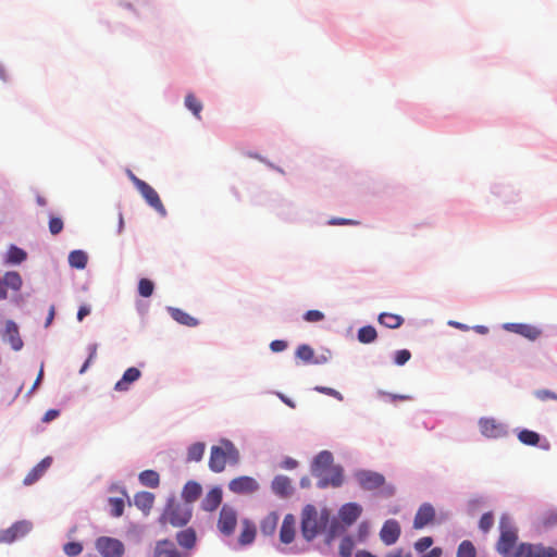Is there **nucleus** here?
<instances>
[{
    "label": "nucleus",
    "mask_w": 557,
    "mask_h": 557,
    "mask_svg": "<svg viewBox=\"0 0 557 557\" xmlns=\"http://www.w3.org/2000/svg\"><path fill=\"white\" fill-rule=\"evenodd\" d=\"M185 106L188 110H190L194 115L198 119H200V112L202 110V103L200 100H198L195 95L188 94L185 97Z\"/></svg>",
    "instance_id": "nucleus-42"
},
{
    "label": "nucleus",
    "mask_w": 557,
    "mask_h": 557,
    "mask_svg": "<svg viewBox=\"0 0 557 557\" xmlns=\"http://www.w3.org/2000/svg\"><path fill=\"white\" fill-rule=\"evenodd\" d=\"M97 344H91L89 345L88 349H89V356L87 358V360L85 361V363L83 364L82 369L79 370V373H84L87 368L89 367V363L96 358L97 356Z\"/></svg>",
    "instance_id": "nucleus-51"
},
{
    "label": "nucleus",
    "mask_w": 557,
    "mask_h": 557,
    "mask_svg": "<svg viewBox=\"0 0 557 557\" xmlns=\"http://www.w3.org/2000/svg\"><path fill=\"white\" fill-rule=\"evenodd\" d=\"M87 255L82 250H74L69 255V263L76 269H84L87 264Z\"/></svg>",
    "instance_id": "nucleus-38"
},
{
    "label": "nucleus",
    "mask_w": 557,
    "mask_h": 557,
    "mask_svg": "<svg viewBox=\"0 0 557 557\" xmlns=\"http://www.w3.org/2000/svg\"><path fill=\"white\" fill-rule=\"evenodd\" d=\"M170 312L171 317L180 324L186 326H196L198 324V320L196 318L191 317L189 313L185 312L182 309L171 308Z\"/></svg>",
    "instance_id": "nucleus-34"
},
{
    "label": "nucleus",
    "mask_w": 557,
    "mask_h": 557,
    "mask_svg": "<svg viewBox=\"0 0 557 557\" xmlns=\"http://www.w3.org/2000/svg\"><path fill=\"white\" fill-rule=\"evenodd\" d=\"M191 517V506L178 502L175 497H170L158 518V524L164 531L169 528H183L189 523Z\"/></svg>",
    "instance_id": "nucleus-2"
},
{
    "label": "nucleus",
    "mask_w": 557,
    "mask_h": 557,
    "mask_svg": "<svg viewBox=\"0 0 557 557\" xmlns=\"http://www.w3.org/2000/svg\"><path fill=\"white\" fill-rule=\"evenodd\" d=\"M64 553L70 557L79 555L83 550V546L78 542H69L63 547Z\"/></svg>",
    "instance_id": "nucleus-47"
},
{
    "label": "nucleus",
    "mask_w": 557,
    "mask_h": 557,
    "mask_svg": "<svg viewBox=\"0 0 557 557\" xmlns=\"http://www.w3.org/2000/svg\"><path fill=\"white\" fill-rule=\"evenodd\" d=\"M376 336V330L371 325L363 326L358 331V339L363 344L374 342Z\"/></svg>",
    "instance_id": "nucleus-41"
},
{
    "label": "nucleus",
    "mask_w": 557,
    "mask_h": 557,
    "mask_svg": "<svg viewBox=\"0 0 557 557\" xmlns=\"http://www.w3.org/2000/svg\"><path fill=\"white\" fill-rule=\"evenodd\" d=\"M557 525V509H547L543 511L537 518V528L548 530Z\"/></svg>",
    "instance_id": "nucleus-30"
},
{
    "label": "nucleus",
    "mask_w": 557,
    "mask_h": 557,
    "mask_svg": "<svg viewBox=\"0 0 557 557\" xmlns=\"http://www.w3.org/2000/svg\"><path fill=\"white\" fill-rule=\"evenodd\" d=\"M96 548L102 557H122L124 544L114 537L101 536L96 541Z\"/></svg>",
    "instance_id": "nucleus-8"
},
{
    "label": "nucleus",
    "mask_w": 557,
    "mask_h": 557,
    "mask_svg": "<svg viewBox=\"0 0 557 557\" xmlns=\"http://www.w3.org/2000/svg\"><path fill=\"white\" fill-rule=\"evenodd\" d=\"M278 523V515L276 512H270L260 522V531L263 535H273Z\"/></svg>",
    "instance_id": "nucleus-31"
},
{
    "label": "nucleus",
    "mask_w": 557,
    "mask_h": 557,
    "mask_svg": "<svg viewBox=\"0 0 557 557\" xmlns=\"http://www.w3.org/2000/svg\"><path fill=\"white\" fill-rule=\"evenodd\" d=\"M354 546V541L349 536L344 537L339 544L341 557H351Z\"/></svg>",
    "instance_id": "nucleus-45"
},
{
    "label": "nucleus",
    "mask_w": 557,
    "mask_h": 557,
    "mask_svg": "<svg viewBox=\"0 0 557 557\" xmlns=\"http://www.w3.org/2000/svg\"><path fill=\"white\" fill-rule=\"evenodd\" d=\"M141 375L139 369L132 367L128 368L122 375L121 380L115 383L114 389L117 392L128 391L132 383L136 382Z\"/></svg>",
    "instance_id": "nucleus-24"
},
{
    "label": "nucleus",
    "mask_w": 557,
    "mask_h": 557,
    "mask_svg": "<svg viewBox=\"0 0 557 557\" xmlns=\"http://www.w3.org/2000/svg\"><path fill=\"white\" fill-rule=\"evenodd\" d=\"M29 531V524L25 521H20L5 530L0 531V543H12L16 539L25 535Z\"/></svg>",
    "instance_id": "nucleus-17"
},
{
    "label": "nucleus",
    "mask_w": 557,
    "mask_h": 557,
    "mask_svg": "<svg viewBox=\"0 0 557 557\" xmlns=\"http://www.w3.org/2000/svg\"><path fill=\"white\" fill-rule=\"evenodd\" d=\"M314 389L317 392L321 393V394H325L327 396H332V397L336 398L339 401H342L344 399L343 395L338 391H336V389H334L332 387L315 386Z\"/></svg>",
    "instance_id": "nucleus-50"
},
{
    "label": "nucleus",
    "mask_w": 557,
    "mask_h": 557,
    "mask_svg": "<svg viewBox=\"0 0 557 557\" xmlns=\"http://www.w3.org/2000/svg\"><path fill=\"white\" fill-rule=\"evenodd\" d=\"M154 557H187V554L181 553L175 544L170 540H160L156 543Z\"/></svg>",
    "instance_id": "nucleus-19"
},
{
    "label": "nucleus",
    "mask_w": 557,
    "mask_h": 557,
    "mask_svg": "<svg viewBox=\"0 0 557 557\" xmlns=\"http://www.w3.org/2000/svg\"><path fill=\"white\" fill-rule=\"evenodd\" d=\"M411 357V354L407 349H401L396 352L395 363L398 366H404Z\"/></svg>",
    "instance_id": "nucleus-53"
},
{
    "label": "nucleus",
    "mask_w": 557,
    "mask_h": 557,
    "mask_svg": "<svg viewBox=\"0 0 557 557\" xmlns=\"http://www.w3.org/2000/svg\"><path fill=\"white\" fill-rule=\"evenodd\" d=\"M124 228V219L123 214L120 212L117 216V233L121 234Z\"/></svg>",
    "instance_id": "nucleus-62"
},
{
    "label": "nucleus",
    "mask_w": 557,
    "mask_h": 557,
    "mask_svg": "<svg viewBox=\"0 0 557 557\" xmlns=\"http://www.w3.org/2000/svg\"><path fill=\"white\" fill-rule=\"evenodd\" d=\"M285 469H294L297 467V461L293 458H286L283 462Z\"/></svg>",
    "instance_id": "nucleus-61"
},
{
    "label": "nucleus",
    "mask_w": 557,
    "mask_h": 557,
    "mask_svg": "<svg viewBox=\"0 0 557 557\" xmlns=\"http://www.w3.org/2000/svg\"><path fill=\"white\" fill-rule=\"evenodd\" d=\"M206 445L205 443L197 442L191 444L187 449V461L188 462H198L202 459L205 454Z\"/></svg>",
    "instance_id": "nucleus-37"
},
{
    "label": "nucleus",
    "mask_w": 557,
    "mask_h": 557,
    "mask_svg": "<svg viewBox=\"0 0 557 557\" xmlns=\"http://www.w3.org/2000/svg\"><path fill=\"white\" fill-rule=\"evenodd\" d=\"M239 460V453L230 441H223L221 446H212L209 458V468L211 471L219 473L222 472L226 462L237 463Z\"/></svg>",
    "instance_id": "nucleus-4"
},
{
    "label": "nucleus",
    "mask_w": 557,
    "mask_h": 557,
    "mask_svg": "<svg viewBox=\"0 0 557 557\" xmlns=\"http://www.w3.org/2000/svg\"><path fill=\"white\" fill-rule=\"evenodd\" d=\"M176 541L182 548L190 550L196 546V531L193 528H186L176 534Z\"/></svg>",
    "instance_id": "nucleus-27"
},
{
    "label": "nucleus",
    "mask_w": 557,
    "mask_h": 557,
    "mask_svg": "<svg viewBox=\"0 0 557 557\" xmlns=\"http://www.w3.org/2000/svg\"><path fill=\"white\" fill-rule=\"evenodd\" d=\"M494 524V516L492 512H485L480 521H479V528L484 532H488Z\"/></svg>",
    "instance_id": "nucleus-46"
},
{
    "label": "nucleus",
    "mask_w": 557,
    "mask_h": 557,
    "mask_svg": "<svg viewBox=\"0 0 557 557\" xmlns=\"http://www.w3.org/2000/svg\"><path fill=\"white\" fill-rule=\"evenodd\" d=\"M535 396H536V398H539L542 401H545L548 399L557 400V394L549 389H539L535 392Z\"/></svg>",
    "instance_id": "nucleus-52"
},
{
    "label": "nucleus",
    "mask_w": 557,
    "mask_h": 557,
    "mask_svg": "<svg viewBox=\"0 0 557 557\" xmlns=\"http://www.w3.org/2000/svg\"><path fill=\"white\" fill-rule=\"evenodd\" d=\"M270 348L273 352H281L287 348V343L285 341L275 339L271 342Z\"/></svg>",
    "instance_id": "nucleus-56"
},
{
    "label": "nucleus",
    "mask_w": 557,
    "mask_h": 557,
    "mask_svg": "<svg viewBox=\"0 0 557 557\" xmlns=\"http://www.w3.org/2000/svg\"><path fill=\"white\" fill-rule=\"evenodd\" d=\"M52 465L51 457H45L39 463H37L24 478L23 483L25 485H32L36 483L50 468Z\"/></svg>",
    "instance_id": "nucleus-22"
},
{
    "label": "nucleus",
    "mask_w": 557,
    "mask_h": 557,
    "mask_svg": "<svg viewBox=\"0 0 557 557\" xmlns=\"http://www.w3.org/2000/svg\"><path fill=\"white\" fill-rule=\"evenodd\" d=\"M154 495L150 492H139L134 496L135 506L145 515H148L153 507Z\"/></svg>",
    "instance_id": "nucleus-28"
},
{
    "label": "nucleus",
    "mask_w": 557,
    "mask_h": 557,
    "mask_svg": "<svg viewBox=\"0 0 557 557\" xmlns=\"http://www.w3.org/2000/svg\"><path fill=\"white\" fill-rule=\"evenodd\" d=\"M434 519H435L434 507L429 503H424L419 507V509L414 516L413 528L417 530L423 529L428 524L432 523L434 521Z\"/></svg>",
    "instance_id": "nucleus-16"
},
{
    "label": "nucleus",
    "mask_w": 557,
    "mask_h": 557,
    "mask_svg": "<svg viewBox=\"0 0 557 557\" xmlns=\"http://www.w3.org/2000/svg\"><path fill=\"white\" fill-rule=\"evenodd\" d=\"M202 487L201 485L196 481H188L183 490H182V498L185 502L184 504H187L190 506V504L195 503L201 495Z\"/></svg>",
    "instance_id": "nucleus-25"
},
{
    "label": "nucleus",
    "mask_w": 557,
    "mask_h": 557,
    "mask_svg": "<svg viewBox=\"0 0 557 557\" xmlns=\"http://www.w3.org/2000/svg\"><path fill=\"white\" fill-rule=\"evenodd\" d=\"M27 258L26 251H24L22 248L11 245L8 249V252L5 255V264H20L23 261H25Z\"/></svg>",
    "instance_id": "nucleus-32"
},
{
    "label": "nucleus",
    "mask_w": 557,
    "mask_h": 557,
    "mask_svg": "<svg viewBox=\"0 0 557 557\" xmlns=\"http://www.w3.org/2000/svg\"><path fill=\"white\" fill-rule=\"evenodd\" d=\"M153 282L148 278H141L138 283V293L143 297H150L153 293Z\"/></svg>",
    "instance_id": "nucleus-44"
},
{
    "label": "nucleus",
    "mask_w": 557,
    "mask_h": 557,
    "mask_svg": "<svg viewBox=\"0 0 557 557\" xmlns=\"http://www.w3.org/2000/svg\"><path fill=\"white\" fill-rule=\"evenodd\" d=\"M296 357L301 359L306 363H313L314 360V350L306 344L298 346L296 349Z\"/></svg>",
    "instance_id": "nucleus-40"
},
{
    "label": "nucleus",
    "mask_w": 557,
    "mask_h": 557,
    "mask_svg": "<svg viewBox=\"0 0 557 557\" xmlns=\"http://www.w3.org/2000/svg\"><path fill=\"white\" fill-rule=\"evenodd\" d=\"M432 544H433V539L431 536H424L414 543V548L417 552L423 553L426 549H429L432 546Z\"/></svg>",
    "instance_id": "nucleus-49"
},
{
    "label": "nucleus",
    "mask_w": 557,
    "mask_h": 557,
    "mask_svg": "<svg viewBox=\"0 0 557 557\" xmlns=\"http://www.w3.org/2000/svg\"><path fill=\"white\" fill-rule=\"evenodd\" d=\"M5 334L8 336L9 343L11 344V347L14 350H20L23 346V342L18 335V330L14 322L9 321L7 323Z\"/></svg>",
    "instance_id": "nucleus-33"
},
{
    "label": "nucleus",
    "mask_w": 557,
    "mask_h": 557,
    "mask_svg": "<svg viewBox=\"0 0 557 557\" xmlns=\"http://www.w3.org/2000/svg\"><path fill=\"white\" fill-rule=\"evenodd\" d=\"M379 322L388 329H397L404 323V319L398 314L384 312L379 315Z\"/></svg>",
    "instance_id": "nucleus-35"
},
{
    "label": "nucleus",
    "mask_w": 557,
    "mask_h": 557,
    "mask_svg": "<svg viewBox=\"0 0 557 557\" xmlns=\"http://www.w3.org/2000/svg\"><path fill=\"white\" fill-rule=\"evenodd\" d=\"M330 225H357L358 221L343 218H333L329 221Z\"/></svg>",
    "instance_id": "nucleus-55"
},
{
    "label": "nucleus",
    "mask_w": 557,
    "mask_h": 557,
    "mask_svg": "<svg viewBox=\"0 0 557 557\" xmlns=\"http://www.w3.org/2000/svg\"><path fill=\"white\" fill-rule=\"evenodd\" d=\"M53 318H54V308L51 307L50 310H49V314H48L47 321H46V326L50 325V323L52 322Z\"/></svg>",
    "instance_id": "nucleus-63"
},
{
    "label": "nucleus",
    "mask_w": 557,
    "mask_h": 557,
    "mask_svg": "<svg viewBox=\"0 0 557 557\" xmlns=\"http://www.w3.org/2000/svg\"><path fill=\"white\" fill-rule=\"evenodd\" d=\"M362 507L357 503H347L343 505L338 511L341 520L350 525L361 516Z\"/></svg>",
    "instance_id": "nucleus-21"
},
{
    "label": "nucleus",
    "mask_w": 557,
    "mask_h": 557,
    "mask_svg": "<svg viewBox=\"0 0 557 557\" xmlns=\"http://www.w3.org/2000/svg\"><path fill=\"white\" fill-rule=\"evenodd\" d=\"M63 230V221L60 218L51 216L49 220V231L52 235H58Z\"/></svg>",
    "instance_id": "nucleus-48"
},
{
    "label": "nucleus",
    "mask_w": 557,
    "mask_h": 557,
    "mask_svg": "<svg viewBox=\"0 0 557 557\" xmlns=\"http://www.w3.org/2000/svg\"><path fill=\"white\" fill-rule=\"evenodd\" d=\"M481 433L488 438H498L506 435L504 424L497 422L494 418H482L479 421Z\"/></svg>",
    "instance_id": "nucleus-13"
},
{
    "label": "nucleus",
    "mask_w": 557,
    "mask_h": 557,
    "mask_svg": "<svg viewBox=\"0 0 557 557\" xmlns=\"http://www.w3.org/2000/svg\"><path fill=\"white\" fill-rule=\"evenodd\" d=\"M311 472L319 478L318 487L327 486L338 487L343 484V470L338 466H333V455L327 450L320 451L314 458Z\"/></svg>",
    "instance_id": "nucleus-1"
},
{
    "label": "nucleus",
    "mask_w": 557,
    "mask_h": 557,
    "mask_svg": "<svg viewBox=\"0 0 557 557\" xmlns=\"http://www.w3.org/2000/svg\"><path fill=\"white\" fill-rule=\"evenodd\" d=\"M237 525V511L230 505L225 504L222 506L219 519L218 530L225 536H231Z\"/></svg>",
    "instance_id": "nucleus-7"
},
{
    "label": "nucleus",
    "mask_w": 557,
    "mask_h": 557,
    "mask_svg": "<svg viewBox=\"0 0 557 557\" xmlns=\"http://www.w3.org/2000/svg\"><path fill=\"white\" fill-rule=\"evenodd\" d=\"M369 534V524L367 522H361L358 527V539L359 541H363Z\"/></svg>",
    "instance_id": "nucleus-57"
},
{
    "label": "nucleus",
    "mask_w": 557,
    "mask_h": 557,
    "mask_svg": "<svg viewBox=\"0 0 557 557\" xmlns=\"http://www.w3.org/2000/svg\"><path fill=\"white\" fill-rule=\"evenodd\" d=\"M90 313V308L88 306H81L77 311V320L83 321L85 317H87Z\"/></svg>",
    "instance_id": "nucleus-59"
},
{
    "label": "nucleus",
    "mask_w": 557,
    "mask_h": 557,
    "mask_svg": "<svg viewBox=\"0 0 557 557\" xmlns=\"http://www.w3.org/2000/svg\"><path fill=\"white\" fill-rule=\"evenodd\" d=\"M324 319V314L319 310H309L305 314V320L308 322H319Z\"/></svg>",
    "instance_id": "nucleus-54"
},
{
    "label": "nucleus",
    "mask_w": 557,
    "mask_h": 557,
    "mask_svg": "<svg viewBox=\"0 0 557 557\" xmlns=\"http://www.w3.org/2000/svg\"><path fill=\"white\" fill-rule=\"evenodd\" d=\"M296 535V519L294 515L288 513L284 517L280 529V541L284 544H290Z\"/></svg>",
    "instance_id": "nucleus-20"
},
{
    "label": "nucleus",
    "mask_w": 557,
    "mask_h": 557,
    "mask_svg": "<svg viewBox=\"0 0 557 557\" xmlns=\"http://www.w3.org/2000/svg\"><path fill=\"white\" fill-rule=\"evenodd\" d=\"M475 547L470 541H463L460 543L457 550V557H475Z\"/></svg>",
    "instance_id": "nucleus-43"
},
{
    "label": "nucleus",
    "mask_w": 557,
    "mask_h": 557,
    "mask_svg": "<svg viewBox=\"0 0 557 557\" xmlns=\"http://www.w3.org/2000/svg\"><path fill=\"white\" fill-rule=\"evenodd\" d=\"M110 492H120V496L108 498V504L110 506V515L114 518H119L124 512L125 500L128 499V496L124 488H120L119 485L115 484L110 486Z\"/></svg>",
    "instance_id": "nucleus-14"
},
{
    "label": "nucleus",
    "mask_w": 557,
    "mask_h": 557,
    "mask_svg": "<svg viewBox=\"0 0 557 557\" xmlns=\"http://www.w3.org/2000/svg\"><path fill=\"white\" fill-rule=\"evenodd\" d=\"M356 479L363 490L372 491L384 485L385 479L382 474L373 471L362 470L356 473Z\"/></svg>",
    "instance_id": "nucleus-11"
},
{
    "label": "nucleus",
    "mask_w": 557,
    "mask_h": 557,
    "mask_svg": "<svg viewBox=\"0 0 557 557\" xmlns=\"http://www.w3.org/2000/svg\"><path fill=\"white\" fill-rule=\"evenodd\" d=\"M442 548L434 547L429 553H426L423 557H442Z\"/></svg>",
    "instance_id": "nucleus-60"
},
{
    "label": "nucleus",
    "mask_w": 557,
    "mask_h": 557,
    "mask_svg": "<svg viewBox=\"0 0 557 557\" xmlns=\"http://www.w3.org/2000/svg\"><path fill=\"white\" fill-rule=\"evenodd\" d=\"M228 490L238 495L252 494L259 490V484L253 478L242 475L230 481Z\"/></svg>",
    "instance_id": "nucleus-10"
},
{
    "label": "nucleus",
    "mask_w": 557,
    "mask_h": 557,
    "mask_svg": "<svg viewBox=\"0 0 557 557\" xmlns=\"http://www.w3.org/2000/svg\"><path fill=\"white\" fill-rule=\"evenodd\" d=\"M222 503V490L218 486L211 488L201 502V509L212 512L219 508Z\"/></svg>",
    "instance_id": "nucleus-23"
},
{
    "label": "nucleus",
    "mask_w": 557,
    "mask_h": 557,
    "mask_svg": "<svg viewBox=\"0 0 557 557\" xmlns=\"http://www.w3.org/2000/svg\"><path fill=\"white\" fill-rule=\"evenodd\" d=\"M504 327L505 330L519 334L529 341H535L542 334V331L539 327L525 323H507Z\"/></svg>",
    "instance_id": "nucleus-15"
},
{
    "label": "nucleus",
    "mask_w": 557,
    "mask_h": 557,
    "mask_svg": "<svg viewBox=\"0 0 557 557\" xmlns=\"http://www.w3.org/2000/svg\"><path fill=\"white\" fill-rule=\"evenodd\" d=\"M512 557H557V549L543 544L520 543Z\"/></svg>",
    "instance_id": "nucleus-6"
},
{
    "label": "nucleus",
    "mask_w": 557,
    "mask_h": 557,
    "mask_svg": "<svg viewBox=\"0 0 557 557\" xmlns=\"http://www.w3.org/2000/svg\"><path fill=\"white\" fill-rule=\"evenodd\" d=\"M399 535L400 525L396 520L389 519L384 522L380 531V537L385 545H393L396 543Z\"/></svg>",
    "instance_id": "nucleus-18"
},
{
    "label": "nucleus",
    "mask_w": 557,
    "mask_h": 557,
    "mask_svg": "<svg viewBox=\"0 0 557 557\" xmlns=\"http://www.w3.org/2000/svg\"><path fill=\"white\" fill-rule=\"evenodd\" d=\"M499 530L500 535L496 543V549L504 557H512L518 541L517 528L509 517L503 516L499 521Z\"/></svg>",
    "instance_id": "nucleus-5"
},
{
    "label": "nucleus",
    "mask_w": 557,
    "mask_h": 557,
    "mask_svg": "<svg viewBox=\"0 0 557 557\" xmlns=\"http://www.w3.org/2000/svg\"><path fill=\"white\" fill-rule=\"evenodd\" d=\"M137 189L148 202L158 213L162 216L166 214V210L158 195V193L145 181L137 182Z\"/></svg>",
    "instance_id": "nucleus-9"
},
{
    "label": "nucleus",
    "mask_w": 557,
    "mask_h": 557,
    "mask_svg": "<svg viewBox=\"0 0 557 557\" xmlns=\"http://www.w3.org/2000/svg\"><path fill=\"white\" fill-rule=\"evenodd\" d=\"M22 284L23 281L18 272H5L3 276H0V300H3L8 297V288L17 292L21 289Z\"/></svg>",
    "instance_id": "nucleus-12"
},
{
    "label": "nucleus",
    "mask_w": 557,
    "mask_h": 557,
    "mask_svg": "<svg viewBox=\"0 0 557 557\" xmlns=\"http://www.w3.org/2000/svg\"><path fill=\"white\" fill-rule=\"evenodd\" d=\"M272 490L278 496H288L292 494V481L285 475H276L272 481Z\"/></svg>",
    "instance_id": "nucleus-29"
},
{
    "label": "nucleus",
    "mask_w": 557,
    "mask_h": 557,
    "mask_svg": "<svg viewBox=\"0 0 557 557\" xmlns=\"http://www.w3.org/2000/svg\"><path fill=\"white\" fill-rule=\"evenodd\" d=\"M256 534H257V529H256L255 523L248 519H244L242 521V531H240V534L238 537V543L242 546L249 545L255 541Z\"/></svg>",
    "instance_id": "nucleus-26"
},
{
    "label": "nucleus",
    "mask_w": 557,
    "mask_h": 557,
    "mask_svg": "<svg viewBox=\"0 0 557 557\" xmlns=\"http://www.w3.org/2000/svg\"><path fill=\"white\" fill-rule=\"evenodd\" d=\"M401 550L388 553L385 557H401Z\"/></svg>",
    "instance_id": "nucleus-64"
},
{
    "label": "nucleus",
    "mask_w": 557,
    "mask_h": 557,
    "mask_svg": "<svg viewBox=\"0 0 557 557\" xmlns=\"http://www.w3.org/2000/svg\"><path fill=\"white\" fill-rule=\"evenodd\" d=\"M59 414H60V411H59V410H57V409H49V410L45 413V416H44V418H42V422H46V423H47V422H50V421L54 420L55 418H58V417H59Z\"/></svg>",
    "instance_id": "nucleus-58"
},
{
    "label": "nucleus",
    "mask_w": 557,
    "mask_h": 557,
    "mask_svg": "<svg viewBox=\"0 0 557 557\" xmlns=\"http://www.w3.org/2000/svg\"><path fill=\"white\" fill-rule=\"evenodd\" d=\"M518 438L521 443L529 446H536L540 443V435L527 429L519 432Z\"/></svg>",
    "instance_id": "nucleus-39"
},
{
    "label": "nucleus",
    "mask_w": 557,
    "mask_h": 557,
    "mask_svg": "<svg viewBox=\"0 0 557 557\" xmlns=\"http://www.w3.org/2000/svg\"><path fill=\"white\" fill-rule=\"evenodd\" d=\"M139 481L145 486L156 488L160 484V476L154 470H145L139 474Z\"/></svg>",
    "instance_id": "nucleus-36"
},
{
    "label": "nucleus",
    "mask_w": 557,
    "mask_h": 557,
    "mask_svg": "<svg viewBox=\"0 0 557 557\" xmlns=\"http://www.w3.org/2000/svg\"><path fill=\"white\" fill-rule=\"evenodd\" d=\"M331 513L330 510L323 508L318 510L313 505H306L301 510V535L308 542L315 539L322 533L329 522Z\"/></svg>",
    "instance_id": "nucleus-3"
}]
</instances>
